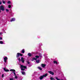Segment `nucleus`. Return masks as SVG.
Instances as JSON below:
<instances>
[{
    "label": "nucleus",
    "instance_id": "f257e3e1",
    "mask_svg": "<svg viewBox=\"0 0 80 80\" xmlns=\"http://www.w3.org/2000/svg\"><path fill=\"white\" fill-rule=\"evenodd\" d=\"M0 9L2 10V11H4L5 10V8H4V7L2 5L0 7Z\"/></svg>",
    "mask_w": 80,
    "mask_h": 80
},
{
    "label": "nucleus",
    "instance_id": "f03ea898",
    "mask_svg": "<svg viewBox=\"0 0 80 80\" xmlns=\"http://www.w3.org/2000/svg\"><path fill=\"white\" fill-rule=\"evenodd\" d=\"M10 72H14V75L15 76H16V74H15V70L14 69H10Z\"/></svg>",
    "mask_w": 80,
    "mask_h": 80
},
{
    "label": "nucleus",
    "instance_id": "7ed1b4c3",
    "mask_svg": "<svg viewBox=\"0 0 80 80\" xmlns=\"http://www.w3.org/2000/svg\"><path fill=\"white\" fill-rule=\"evenodd\" d=\"M21 68H24V69H26L27 68V67L26 66H24L23 65H21Z\"/></svg>",
    "mask_w": 80,
    "mask_h": 80
},
{
    "label": "nucleus",
    "instance_id": "20e7f679",
    "mask_svg": "<svg viewBox=\"0 0 80 80\" xmlns=\"http://www.w3.org/2000/svg\"><path fill=\"white\" fill-rule=\"evenodd\" d=\"M4 62L5 63L7 62V60H8V58L7 57H5V58H3Z\"/></svg>",
    "mask_w": 80,
    "mask_h": 80
},
{
    "label": "nucleus",
    "instance_id": "39448f33",
    "mask_svg": "<svg viewBox=\"0 0 80 80\" xmlns=\"http://www.w3.org/2000/svg\"><path fill=\"white\" fill-rule=\"evenodd\" d=\"M22 62V63H24L25 62V60L23 57H22L21 58V61Z\"/></svg>",
    "mask_w": 80,
    "mask_h": 80
},
{
    "label": "nucleus",
    "instance_id": "423d86ee",
    "mask_svg": "<svg viewBox=\"0 0 80 80\" xmlns=\"http://www.w3.org/2000/svg\"><path fill=\"white\" fill-rule=\"evenodd\" d=\"M48 73H49L50 74L52 75H54V72H52L51 71H48Z\"/></svg>",
    "mask_w": 80,
    "mask_h": 80
},
{
    "label": "nucleus",
    "instance_id": "0eeeda50",
    "mask_svg": "<svg viewBox=\"0 0 80 80\" xmlns=\"http://www.w3.org/2000/svg\"><path fill=\"white\" fill-rule=\"evenodd\" d=\"M3 70H4V71H5V72H9V70L6 69L5 68H3Z\"/></svg>",
    "mask_w": 80,
    "mask_h": 80
},
{
    "label": "nucleus",
    "instance_id": "6e6552de",
    "mask_svg": "<svg viewBox=\"0 0 80 80\" xmlns=\"http://www.w3.org/2000/svg\"><path fill=\"white\" fill-rule=\"evenodd\" d=\"M41 66L42 67H43V68H44L45 67V66H46V64H42Z\"/></svg>",
    "mask_w": 80,
    "mask_h": 80
},
{
    "label": "nucleus",
    "instance_id": "1a4fd4ad",
    "mask_svg": "<svg viewBox=\"0 0 80 80\" xmlns=\"http://www.w3.org/2000/svg\"><path fill=\"white\" fill-rule=\"evenodd\" d=\"M20 56V53L18 52L16 55V58H18Z\"/></svg>",
    "mask_w": 80,
    "mask_h": 80
},
{
    "label": "nucleus",
    "instance_id": "9d476101",
    "mask_svg": "<svg viewBox=\"0 0 80 80\" xmlns=\"http://www.w3.org/2000/svg\"><path fill=\"white\" fill-rule=\"evenodd\" d=\"M48 75V74L46 73L45 74L43 75V76L44 77H47Z\"/></svg>",
    "mask_w": 80,
    "mask_h": 80
},
{
    "label": "nucleus",
    "instance_id": "9b49d317",
    "mask_svg": "<svg viewBox=\"0 0 80 80\" xmlns=\"http://www.w3.org/2000/svg\"><path fill=\"white\" fill-rule=\"evenodd\" d=\"M54 63V64H58V62H57V61H54L53 62Z\"/></svg>",
    "mask_w": 80,
    "mask_h": 80
},
{
    "label": "nucleus",
    "instance_id": "f8f14e48",
    "mask_svg": "<svg viewBox=\"0 0 80 80\" xmlns=\"http://www.w3.org/2000/svg\"><path fill=\"white\" fill-rule=\"evenodd\" d=\"M37 58H32V61H34V60H36Z\"/></svg>",
    "mask_w": 80,
    "mask_h": 80
},
{
    "label": "nucleus",
    "instance_id": "ddd939ff",
    "mask_svg": "<svg viewBox=\"0 0 80 80\" xmlns=\"http://www.w3.org/2000/svg\"><path fill=\"white\" fill-rule=\"evenodd\" d=\"M43 76H40V77L39 78L40 80H42V79H43Z\"/></svg>",
    "mask_w": 80,
    "mask_h": 80
},
{
    "label": "nucleus",
    "instance_id": "4468645a",
    "mask_svg": "<svg viewBox=\"0 0 80 80\" xmlns=\"http://www.w3.org/2000/svg\"><path fill=\"white\" fill-rule=\"evenodd\" d=\"M15 18H12L11 19V22H13V21H15Z\"/></svg>",
    "mask_w": 80,
    "mask_h": 80
},
{
    "label": "nucleus",
    "instance_id": "2eb2a0df",
    "mask_svg": "<svg viewBox=\"0 0 80 80\" xmlns=\"http://www.w3.org/2000/svg\"><path fill=\"white\" fill-rule=\"evenodd\" d=\"M36 62L37 63H39L40 62V60L39 59H38L37 60H36Z\"/></svg>",
    "mask_w": 80,
    "mask_h": 80
},
{
    "label": "nucleus",
    "instance_id": "dca6fc26",
    "mask_svg": "<svg viewBox=\"0 0 80 80\" xmlns=\"http://www.w3.org/2000/svg\"><path fill=\"white\" fill-rule=\"evenodd\" d=\"M28 55L29 57H32V54L31 53H28Z\"/></svg>",
    "mask_w": 80,
    "mask_h": 80
},
{
    "label": "nucleus",
    "instance_id": "f3484780",
    "mask_svg": "<svg viewBox=\"0 0 80 80\" xmlns=\"http://www.w3.org/2000/svg\"><path fill=\"white\" fill-rule=\"evenodd\" d=\"M22 53H25V49H22Z\"/></svg>",
    "mask_w": 80,
    "mask_h": 80
},
{
    "label": "nucleus",
    "instance_id": "a211bd4d",
    "mask_svg": "<svg viewBox=\"0 0 80 80\" xmlns=\"http://www.w3.org/2000/svg\"><path fill=\"white\" fill-rule=\"evenodd\" d=\"M22 75H25V72L22 71Z\"/></svg>",
    "mask_w": 80,
    "mask_h": 80
},
{
    "label": "nucleus",
    "instance_id": "6ab92c4d",
    "mask_svg": "<svg viewBox=\"0 0 80 80\" xmlns=\"http://www.w3.org/2000/svg\"><path fill=\"white\" fill-rule=\"evenodd\" d=\"M0 44H3V42L2 41H0Z\"/></svg>",
    "mask_w": 80,
    "mask_h": 80
},
{
    "label": "nucleus",
    "instance_id": "aec40b11",
    "mask_svg": "<svg viewBox=\"0 0 80 80\" xmlns=\"http://www.w3.org/2000/svg\"><path fill=\"white\" fill-rule=\"evenodd\" d=\"M11 7V5H9L8 6V8H10Z\"/></svg>",
    "mask_w": 80,
    "mask_h": 80
},
{
    "label": "nucleus",
    "instance_id": "412c9836",
    "mask_svg": "<svg viewBox=\"0 0 80 80\" xmlns=\"http://www.w3.org/2000/svg\"><path fill=\"white\" fill-rule=\"evenodd\" d=\"M21 56V57H22L23 56V54H21L20 53H19V56Z\"/></svg>",
    "mask_w": 80,
    "mask_h": 80
},
{
    "label": "nucleus",
    "instance_id": "4be33fe9",
    "mask_svg": "<svg viewBox=\"0 0 80 80\" xmlns=\"http://www.w3.org/2000/svg\"><path fill=\"white\" fill-rule=\"evenodd\" d=\"M35 57L36 58H39V56H36Z\"/></svg>",
    "mask_w": 80,
    "mask_h": 80
},
{
    "label": "nucleus",
    "instance_id": "5701e85b",
    "mask_svg": "<svg viewBox=\"0 0 80 80\" xmlns=\"http://www.w3.org/2000/svg\"><path fill=\"white\" fill-rule=\"evenodd\" d=\"M2 2L3 3L5 4V1L4 0H2Z\"/></svg>",
    "mask_w": 80,
    "mask_h": 80
},
{
    "label": "nucleus",
    "instance_id": "b1692460",
    "mask_svg": "<svg viewBox=\"0 0 80 80\" xmlns=\"http://www.w3.org/2000/svg\"><path fill=\"white\" fill-rule=\"evenodd\" d=\"M54 79V78H52V77H51L50 78V80H53Z\"/></svg>",
    "mask_w": 80,
    "mask_h": 80
},
{
    "label": "nucleus",
    "instance_id": "393cba45",
    "mask_svg": "<svg viewBox=\"0 0 80 80\" xmlns=\"http://www.w3.org/2000/svg\"><path fill=\"white\" fill-rule=\"evenodd\" d=\"M38 68L40 70H42V69L40 67H38Z\"/></svg>",
    "mask_w": 80,
    "mask_h": 80
},
{
    "label": "nucleus",
    "instance_id": "a878e982",
    "mask_svg": "<svg viewBox=\"0 0 80 80\" xmlns=\"http://www.w3.org/2000/svg\"><path fill=\"white\" fill-rule=\"evenodd\" d=\"M8 4H10L11 3V2H10L9 1L8 2Z\"/></svg>",
    "mask_w": 80,
    "mask_h": 80
},
{
    "label": "nucleus",
    "instance_id": "bb28decb",
    "mask_svg": "<svg viewBox=\"0 0 80 80\" xmlns=\"http://www.w3.org/2000/svg\"><path fill=\"white\" fill-rule=\"evenodd\" d=\"M18 60L19 61V62H21V59H20V58H19L18 59Z\"/></svg>",
    "mask_w": 80,
    "mask_h": 80
},
{
    "label": "nucleus",
    "instance_id": "cd10ccee",
    "mask_svg": "<svg viewBox=\"0 0 80 80\" xmlns=\"http://www.w3.org/2000/svg\"><path fill=\"white\" fill-rule=\"evenodd\" d=\"M21 70H22V71H25V69H24L23 68H21Z\"/></svg>",
    "mask_w": 80,
    "mask_h": 80
},
{
    "label": "nucleus",
    "instance_id": "c85d7f7f",
    "mask_svg": "<svg viewBox=\"0 0 80 80\" xmlns=\"http://www.w3.org/2000/svg\"><path fill=\"white\" fill-rule=\"evenodd\" d=\"M3 77H4V74H3L2 75V78H3Z\"/></svg>",
    "mask_w": 80,
    "mask_h": 80
},
{
    "label": "nucleus",
    "instance_id": "c756f323",
    "mask_svg": "<svg viewBox=\"0 0 80 80\" xmlns=\"http://www.w3.org/2000/svg\"><path fill=\"white\" fill-rule=\"evenodd\" d=\"M6 10L7 12H8V11H9V10H8V9H6Z\"/></svg>",
    "mask_w": 80,
    "mask_h": 80
},
{
    "label": "nucleus",
    "instance_id": "7c9ffc66",
    "mask_svg": "<svg viewBox=\"0 0 80 80\" xmlns=\"http://www.w3.org/2000/svg\"><path fill=\"white\" fill-rule=\"evenodd\" d=\"M56 78L57 79V80H60L59 79H58L57 77H56Z\"/></svg>",
    "mask_w": 80,
    "mask_h": 80
},
{
    "label": "nucleus",
    "instance_id": "2f4dec72",
    "mask_svg": "<svg viewBox=\"0 0 80 80\" xmlns=\"http://www.w3.org/2000/svg\"><path fill=\"white\" fill-rule=\"evenodd\" d=\"M15 78L17 79V78H18V77H17V76H15Z\"/></svg>",
    "mask_w": 80,
    "mask_h": 80
},
{
    "label": "nucleus",
    "instance_id": "473e14b6",
    "mask_svg": "<svg viewBox=\"0 0 80 80\" xmlns=\"http://www.w3.org/2000/svg\"><path fill=\"white\" fill-rule=\"evenodd\" d=\"M28 64H30V62H27Z\"/></svg>",
    "mask_w": 80,
    "mask_h": 80
},
{
    "label": "nucleus",
    "instance_id": "72a5a7b5",
    "mask_svg": "<svg viewBox=\"0 0 80 80\" xmlns=\"http://www.w3.org/2000/svg\"><path fill=\"white\" fill-rule=\"evenodd\" d=\"M0 40H2V37H0Z\"/></svg>",
    "mask_w": 80,
    "mask_h": 80
},
{
    "label": "nucleus",
    "instance_id": "f704fd0d",
    "mask_svg": "<svg viewBox=\"0 0 80 80\" xmlns=\"http://www.w3.org/2000/svg\"><path fill=\"white\" fill-rule=\"evenodd\" d=\"M2 2H0V5H1V4H2Z\"/></svg>",
    "mask_w": 80,
    "mask_h": 80
},
{
    "label": "nucleus",
    "instance_id": "c9c22d12",
    "mask_svg": "<svg viewBox=\"0 0 80 80\" xmlns=\"http://www.w3.org/2000/svg\"><path fill=\"white\" fill-rule=\"evenodd\" d=\"M2 32H0V35H2Z\"/></svg>",
    "mask_w": 80,
    "mask_h": 80
},
{
    "label": "nucleus",
    "instance_id": "e433bc0d",
    "mask_svg": "<svg viewBox=\"0 0 80 80\" xmlns=\"http://www.w3.org/2000/svg\"><path fill=\"white\" fill-rule=\"evenodd\" d=\"M0 13H1V9H0Z\"/></svg>",
    "mask_w": 80,
    "mask_h": 80
},
{
    "label": "nucleus",
    "instance_id": "4c0bfd02",
    "mask_svg": "<svg viewBox=\"0 0 80 80\" xmlns=\"http://www.w3.org/2000/svg\"><path fill=\"white\" fill-rule=\"evenodd\" d=\"M55 80V79H54V80Z\"/></svg>",
    "mask_w": 80,
    "mask_h": 80
}]
</instances>
